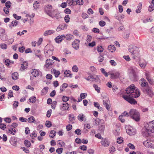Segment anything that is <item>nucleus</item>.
<instances>
[{"label":"nucleus","mask_w":154,"mask_h":154,"mask_svg":"<svg viewBox=\"0 0 154 154\" xmlns=\"http://www.w3.org/2000/svg\"><path fill=\"white\" fill-rule=\"evenodd\" d=\"M126 93L132 97L137 98L140 95L139 90L134 84L131 85L126 89Z\"/></svg>","instance_id":"nucleus-1"},{"label":"nucleus","mask_w":154,"mask_h":154,"mask_svg":"<svg viewBox=\"0 0 154 154\" xmlns=\"http://www.w3.org/2000/svg\"><path fill=\"white\" fill-rule=\"evenodd\" d=\"M129 116L136 122H138L140 119V115L139 112L136 109H131L129 112Z\"/></svg>","instance_id":"nucleus-2"},{"label":"nucleus","mask_w":154,"mask_h":154,"mask_svg":"<svg viewBox=\"0 0 154 154\" xmlns=\"http://www.w3.org/2000/svg\"><path fill=\"white\" fill-rule=\"evenodd\" d=\"M145 146L148 148H154V140L151 139H147L143 142Z\"/></svg>","instance_id":"nucleus-3"},{"label":"nucleus","mask_w":154,"mask_h":154,"mask_svg":"<svg viewBox=\"0 0 154 154\" xmlns=\"http://www.w3.org/2000/svg\"><path fill=\"white\" fill-rule=\"evenodd\" d=\"M128 50L131 54L136 55H137L139 52V49L138 47L132 45L129 46Z\"/></svg>","instance_id":"nucleus-4"},{"label":"nucleus","mask_w":154,"mask_h":154,"mask_svg":"<svg viewBox=\"0 0 154 154\" xmlns=\"http://www.w3.org/2000/svg\"><path fill=\"white\" fill-rule=\"evenodd\" d=\"M122 97L126 101L131 104H135L137 103L136 100L131 97L127 95H123Z\"/></svg>","instance_id":"nucleus-5"},{"label":"nucleus","mask_w":154,"mask_h":154,"mask_svg":"<svg viewBox=\"0 0 154 154\" xmlns=\"http://www.w3.org/2000/svg\"><path fill=\"white\" fill-rule=\"evenodd\" d=\"M142 90L144 93H146L148 95L151 97H152L153 95V93L150 88L147 86L145 88H142Z\"/></svg>","instance_id":"nucleus-6"},{"label":"nucleus","mask_w":154,"mask_h":154,"mask_svg":"<svg viewBox=\"0 0 154 154\" xmlns=\"http://www.w3.org/2000/svg\"><path fill=\"white\" fill-rule=\"evenodd\" d=\"M52 9V7L50 5H47L45 9V12L50 17L53 16V15L51 14L54 12V11H51Z\"/></svg>","instance_id":"nucleus-7"},{"label":"nucleus","mask_w":154,"mask_h":154,"mask_svg":"<svg viewBox=\"0 0 154 154\" xmlns=\"http://www.w3.org/2000/svg\"><path fill=\"white\" fill-rule=\"evenodd\" d=\"M109 73L111 75L110 78L112 79H117L120 76L119 72L117 71L114 72L112 71H110L109 72Z\"/></svg>","instance_id":"nucleus-8"},{"label":"nucleus","mask_w":154,"mask_h":154,"mask_svg":"<svg viewBox=\"0 0 154 154\" xmlns=\"http://www.w3.org/2000/svg\"><path fill=\"white\" fill-rule=\"evenodd\" d=\"M153 132L151 131L147 128L145 127V128L143 129L142 131V134L144 137H148L149 136L150 134Z\"/></svg>","instance_id":"nucleus-9"},{"label":"nucleus","mask_w":154,"mask_h":154,"mask_svg":"<svg viewBox=\"0 0 154 154\" xmlns=\"http://www.w3.org/2000/svg\"><path fill=\"white\" fill-rule=\"evenodd\" d=\"M145 127L149 130L154 132V120L150 122L145 126Z\"/></svg>","instance_id":"nucleus-10"},{"label":"nucleus","mask_w":154,"mask_h":154,"mask_svg":"<svg viewBox=\"0 0 154 154\" xmlns=\"http://www.w3.org/2000/svg\"><path fill=\"white\" fill-rule=\"evenodd\" d=\"M102 146L104 147L108 146L110 144V142L107 138H103L100 142Z\"/></svg>","instance_id":"nucleus-11"},{"label":"nucleus","mask_w":154,"mask_h":154,"mask_svg":"<svg viewBox=\"0 0 154 154\" xmlns=\"http://www.w3.org/2000/svg\"><path fill=\"white\" fill-rule=\"evenodd\" d=\"M79 40L75 39L72 44V47L76 50H78L79 48Z\"/></svg>","instance_id":"nucleus-12"},{"label":"nucleus","mask_w":154,"mask_h":154,"mask_svg":"<svg viewBox=\"0 0 154 154\" xmlns=\"http://www.w3.org/2000/svg\"><path fill=\"white\" fill-rule=\"evenodd\" d=\"M126 132L130 135H133L136 134V130L133 129L132 127H131L127 130Z\"/></svg>","instance_id":"nucleus-13"},{"label":"nucleus","mask_w":154,"mask_h":154,"mask_svg":"<svg viewBox=\"0 0 154 154\" xmlns=\"http://www.w3.org/2000/svg\"><path fill=\"white\" fill-rule=\"evenodd\" d=\"M65 38V36L64 35H59L56 37L55 40L57 43H59L61 42Z\"/></svg>","instance_id":"nucleus-14"},{"label":"nucleus","mask_w":154,"mask_h":154,"mask_svg":"<svg viewBox=\"0 0 154 154\" xmlns=\"http://www.w3.org/2000/svg\"><path fill=\"white\" fill-rule=\"evenodd\" d=\"M54 63V61L53 60L48 59L46 60L45 66L46 68H48L50 66L52 65Z\"/></svg>","instance_id":"nucleus-15"},{"label":"nucleus","mask_w":154,"mask_h":154,"mask_svg":"<svg viewBox=\"0 0 154 154\" xmlns=\"http://www.w3.org/2000/svg\"><path fill=\"white\" fill-rule=\"evenodd\" d=\"M67 26L65 24L60 25L57 28L56 31L59 32L62 30L65 29L66 28Z\"/></svg>","instance_id":"nucleus-16"},{"label":"nucleus","mask_w":154,"mask_h":154,"mask_svg":"<svg viewBox=\"0 0 154 154\" xmlns=\"http://www.w3.org/2000/svg\"><path fill=\"white\" fill-rule=\"evenodd\" d=\"M78 119L81 122L85 121L86 120V119L84 115L81 113L78 116Z\"/></svg>","instance_id":"nucleus-17"},{"label":"nucleus","mask_w":154,"mask_h":154,"mask_svg":"<svg viewBox=\"0 0 154 154\" xmlns=\"http://www.w3.org/2000/svg\"><path fill=\"white\" fill-rule=\"evenodd\" d=\"M55 32V31L53 30H49L46 31L44 33V35L47 36L54 34Z\"/></svg>","instance_id":"nucleus-18"},{"label":"nucleus","mask_w":154,"mask_h":154,"mask_svg":"<svg viewBox=\"0 0 154 154\" xmlns=\"http://www.w3.org/2000/svg\"><path fill=\"white\" fill-rule=\"evenodd\" d=\"M108 50L111 52L113 53L116 50V48L115 46L112 45H109L108 47Z\"/></svg>","instance_id":"nucleus-19"},{"label":"nucleus","mask_w":154,"mask_h":154,"mask_svg":"<svg viewBox=\"0 0 154 154\" xmlns=\"http://www.w3.org/2000/svg\"><path fill=\"white\" fill-rule=\"evenodd\" d=\"M139 65L141 68H144L146 65V63L144 60L140 61L139 62Z\"/></svg>","instance_id":"nucleus-20"},{"label":"nucleus","mask_w":154,"mask_h":154,"mask_svg":"<svg viewBox=\"0 0 154 154\" xmlns=\"http://www.w3.org/2000/svg\"><path fill=\"white\" fill-rule=\"evenodd\" d=\"M93 80H91L92 81H95L97 83H100V79L97 75H92V79Z\"/></svg>","instance_id":"nucleus-21"},{"label":"nucleus","mask_w":154,"mask_h":154,"mask_svg":"<svg viewBox=\"0 0 154 154\" xmlns=\"http://www.w3.org/2000/svg\"><path fill=\"white\" fill-rule=\"evenodd\" d=\"M11 142L14 146H16L17 143V138L14 137H11Z\"/></svg>","instance_id":"nucleus-22"},{"label":"nucleus","mask_w":154,"mask_h":154,"mask_svg":"<svg viewBox=\"0 0 154 154\" xmlns=\"http://www.w3.org/2000/svg\"><path fill=\"white\" fill-rule=\"evenodd\" d=\"M64 77H70L72 78V74L70 73L69 71V70H66L64 72Z\"/></svg>","instance_id":"nucleus-23"},{"label":"nucleus","mask_w":154,"mask_h":154,"mask_svg":"<svg viewBox=\"0 0 154 154\" xmlns=\"http://www.w3.org/2000/svg\"><path fill=\"white\" fill-rule=\"evenodd\" d=\"M69 104L67 103H65L63 104L62 109L63 110H68L69 108Z\"/></svg>","instance_id":"nucleus-24"},{"label":"nucleus","mask_w":154,"mask_h":154,"mask_svg":"<svg viewBox=\"0 0 154 154\" xmlns=\"http://www.w3.org/2000/svg\"><path fill=\"white\" fill-rule=\"evenodd\" d=\"M31 74L33 76L36 77L38 75L39 72L37 69H34L33 71L31 72Z\"/></svg>","instance_id":"nucleus-25"},{"label":"nucleus","mask_w":154,"mask_h":154,"mask_svg":"<svg viewBox=\"0 0 154 154\" xmlns=\"http://www.w3.org/2000/svg\"><path fill=\"white\" fill-rule=\"evenodd\" d=\"M28 64V63L26 62H23V63L21 64V68L20 69V70L23 71L26 68H27Z\"/></svg>","instance_id":"nucleus-26"},{"label":"nucleus","mask_w":154,"mask_h":154,"mask_svg":"<svg viewBox=\"0 0 154 154\" xmlns=\"http://www.w3.org/2000/svg\"><path fill=\"white\" fill-rule=\"evenodd\" d=\"M19 75L17 72H14L12 74V78L14 80H15L18 79Z\"/></svg>","instance_id":"nucleus-27"},{"label":"nucleus","mask_w":154,"mask_h":154,"mask_svg":"<svg viewBox=\"0 0 154 154\" xmlns=\"http://www.w3.org/2000/svg\"><path fill=\"white\" fill-rule=\"evenodd\" d=\"M52 72L54 73L56 78L58 77L60 74V72L58 70H57L55 69H53Z\"/></svg>","instance_id":"nucleus-28"},{"label":"nucleus","mask_w":154,"mask_h":154,"mask_svg":"<svg viewBox=\"0 0 154 154\" xmlns=\"http://www.w3.org/2000/svg\"><path fill=\"white\" fill-rule=\"evenodd\" d=\"M53 52L51 50H49L45 52V55L47 57H49L52 55Z\"/></svg>","instance_id":"nucleus-29"},{"label":"nucleus","mask_w":154,"mask_h":154,"mask_svg":"<svg viewBox=\"0 0 154 154\" xmlns=\"http://www.w3.org/2000/svg\"><path fill=\"white\" fill-rule=\"evenodd\" d=\"M113 134L116 136H119L120 133V129L119 128L114 130L113 131Z\"/></svg>","instance_id":"nucleus-30"},{"label":"nucleus","mask_w":154,"mask_h":154,"mask_svg":"<svg viewBox=\"0 0 154 154\" xmlns=\"http://www.w3.org/2000/svg\"><path fill=\"white\" fill-rule=\"evenodd\" d=\"M28 122L29 123L35 122V119L34 117L33 116H31L27 119Z\"/></svg>","instance_id":"nucleus-31"},{"label":"nucleus","mask_w":154,"mask_h":154,"mask_svg":"<svg viewBox=\"0 0 154 154\" xmlns=\"http://www.w3.org/2000/svg\"><path fill=\"white\" fill-rule=\"evenodd\" d=\"M69 117L70 122L72 123H73V121L75 120V118L74 115L69 114Z\"/></svg>","instance_id":"nucleus-32"},{"label":"nucleus","mask_w":154,"mask_h":154,"mask_svg":"<svg viewBox=\"0 0 154 154\" xmlns=\"http://www.w3.org/2000/svg\"><path fill=\"white\" fill-rule=\"evenodd\" d=\"M142 7V3H140L137 7V9L136 11V12L137 13H139L140 12V10L141 9Z\"/></svg>","instance_id":"nucleus-33"},{"label":"nucleus","mask_w":154,"mask_h":154,"mask_svg":"<svg viewBox=\"0 0 154 154\" xmlns=\"http://www.w3.org/2000/svg\"><path fill=\"white\" fill-rule=\"evenodd\" d=\"M108 101L107 100H103V104L105 106V107L106 108V109L108 110H109L110 109V107L109 106V105L107 103V102H108Z\"/></svg>","instance_id":"nucleus-34"},{"label":"nucleus","mask_w":154,"mask_h":154,"mask_svg":"<svg viewBox=\"0 0 154 154\" xmlns=\"http://www.w3.org/2000/svg\"><path fill=\"white\" fill-rule=\"evenodd\" d=\"M8 132L13 135H14L16 132V131L14 128H10L8 130Z\"/></svg>","instance_id":"nucleus-35"},{"label":"nucleus","mask_w":154,"mask_h":154,"mask_svg":"<svg viewBox=\"0 0 154 154\" xmlns=\"http://www.w3.org/2000/svg\"><path fill=\"white\" fill-rule=\"evenodd\" d=\"M65 38L66 40L69 41L72 39H73L74 38V36L73 35L70 34H67L65 36Z\"/></svg>","instance_id":"nucleus-36"},{"label":"nucleus","mask_w":154,"mask_h":154,"mask_svg":"<svg viewBox=\"0 0 154 154\" xmlns=\"http://www.w3.org/2000/svg\"><path fill=\"white\" fill-rule=\"evenodd\" d=\"M93 87L94 88L95 90L97 91L98 93H100V88L98 87L97 85L94 84L93 85Z\"/></svg>","instance_id":"nucleus-37"},{"label":"nucleus","mask_w":154,"mask_h":154,"mask_svg":"<svg viewBox=\"0 0 154 154\" xmlns=\"http://www.w3.org/2000/svg\"><path fill=\"white\" fill-rule=\"evenodd\" d=\"M148 83L146 81L141 82V89L142 90V88H146V87H147L146 86L148 85Z\"/></svg>","instance_id":"nucleus-38"},{"label":"nucleus","mask_w":154,"mask_h":154,"mask_svg":"<svg viewBox=\"0 0 154 154\" xmlns=\"http://www.w3.org/2000/svg\"><path fill=\"white\" fill-rule=\"evenodd\" d=\"M29 100L30 102L34 103L36 101V97L35 96L29 98Z\"/></svg>","instance_id":"nucleus-39"},{"label":"nucleus","mask_w":154,"mask_h":154,"mask_svg":"<svg viewBox=\"0 0 154 154\" xmlns=\"http://www.w3.org/2000/svg\"><path fill=\"white\" fill-rule=\"evenodd\" d=\"M48 87H45L42 91V93L43 94H45L48 91Z\"/></svg>","instance_id":"nucleus-40"},{"label":"nucleus","mask_w":154,"mask_h":154,"mask_svg":"<svg viewBox=\"0 0 154 154\" xmlns=\"http://www.w3.org/2000/svg\"><path fill=\"white\" fill-rule=\"evenodd\" d=\"M24 144L27 147H29L30 146L31 143L30 141L28 140H26L24 142Z\"/></svg>","instance_id":"nucleus-41"},{"label":"nucleus","mask_w":154,"mask_h":154,"mask_svg":"<svg viewBox=\"0 0 154 154\" xmlns=\"http://www.w3.org/2000/svg\"><path fill=\"white\" fill-rule=\"evenodd\" d=\"M11 25L13 26H16L18 24V22L16 20L13 21L11 23Z\"/></svg>","instance_id":"nucleus-42"},{"label":"nucleus","mask_w":154,"mask_h":154,"mask_svg":"<svg viewBox=\"0 0 154 154\" xmlns=\"http://www.w3.org/2000/svg\"><path fill=\"white\" fill-rule=\"evenodd\" d=\"M104 126L103 125H101L99 127V129L98 130L99 131H100V132H103L104 130Z\"/></svg>","instance_id":"nucleus-43"},{"label":"nucleus","mask_w":154,"mask_h":154,"mask_svg":"<svg viewBox=\"0 0 154 154\" xmlns=\"http://www.w3.org/2000/svg\"><path fill=\"white\" fill-rule=\"evenodd\" d=\"M51 14H52L53 15V16L51 17H52V18L55 17L57 19H59V13L58 12H57L55 14L54 13V12H52L51 13Z\"/></svg>","instance_id":"nucleus-44"},{"label":"nucleus","mask_w":154,"mask_h":154,"mask_svg":"<svg viewBox=\"0 0 154 154\" xmlns=\"http://www.w3.org/2000/svg\"><path fill=\"white\" fill-rule=\"evenodd\" d=\"M4 63L6 66H8L10 65V63H11V62L9 59H7L5 60Z\"/></svg>","instance_id":"nucleus-45"},{"label":"nucleus","mask_w":154,"mask_h":154,"mask_svg":"<svg viewBox=\"0 0 154 154\" xmlns=\"http://www.w3.org/2000/svg\"><path fill=\"white\" fill-rule=\"evenodd\" d=\"M0 47L1 48L3 49H6L7 48V45L4 43H2L0 44Z\"/></svg>","instance_id":"nucleus-46"},{"label":"nucleus","mask_w":154,"mask_h":154,"mask_svg":"<svg viewBox=\"0 0 154 154\" xmlns=\"http://www.w3.org/2000/svg\"><path fill=\"white\" fill-rule=\"evenodd\" d=\"M63 51L64 52V54L65 56L66 55L68 54H70L71 53V52L67 49H65Z\"/></svg>","instance_id":"nucleus-47"},{"label":"nucleus","mask_w":154,"mask_h":154,"mask_svg":"<svg viewBox=\"0 0 154 154\" xmlns=\"http://www.w3.org/2000/svg\"><path fill=\"white\" fill-rule=\"evenodd\" d=\"M72 70L74 72H77L78 71L79 69L76 65H74L72 68Z\"/></svg>","instance_id":"nucleus-48"},{"label":"nucleus","mask_w":154,"mask_h":154,"mask_svg":"<svg viewBox=\"0 0 154 154\" xmlns=\"http://www.w3.org/2000/svg\"><path fill=\"white\" fill-rule=\"evenodd\" d=\"M70 17L69 15H66L64 17V20L66 22L68 23L69 21Z\"/></svg>","instance_id":"nucleus-49"},{"label":"nucleus","mask_w":154,"mask_h":154,"mask_svg":"<svg viewBox=\"0 0 154 154\" xmlns=\"http://www.w3.org/2000/svg\"><path fill=\"white\" fill-rule=\"evenodd\" d=\"M9 8H7V7H4L3 8V10L4 12L6 14H8L9 13Z\"/></svg>","instance_id":"nucleus-50"},{"label":"nucleus","mask_w":154,"mask_h":154,"mask_svg":"<svg viewBox=\"0 0 154 154\" xmlns=\"http://www.w3.org/2000/svg\"><path fill=\"white\" fill-rule=\"evenodd\" d=\"M76 4L79 5H83V0H76Z\"/></svg>","instance_id":"nucleus-51"},{"label":"nucleus","mask_w":154,"mask_h":154,"mask_svg":"<svg viewBox=\"0 0 154 154\" xmlns=\"http://www.w3.org/2000/svg\"><path fill=\"white\" fill-rule=\"evenodd\" d=\"M11 5V3L10 2L8 1L7 2L5 3V6L6 7L8 8H10Z\"/></svg>","instance_id":"nucleus-52"},{"label":"nucleus","mask_w":154,"mask_h":154,"mask_svg":"<svg viewBox=\"0 0 154 154\" xmlns=\"http://www.w3.org/2000/svg\"><path fill=\"white\" fill-rule=\"evenodd\" d=\"M63 148H58L56 150V152L58 154H61L63 152Z\"/></svg>","instance_id":"nucleus-53"},{"label":"nucleus","mask_w":154,"mask_h":154,"mask_svg":"<svg viewBox=\"0 0 154 154\" xmlns=\"http://www.w3.org/2000/svg\"><path fill=\"white\" fill-rule=\"evenodd\" d=\"M62 98L63 102H66L69 100V97L64 96L62 97Z\"/></svg>","instance_id":"nucleus-54"},{"label":"nucleus","mask_w":154,"mask_h":154,"mask_svg":"<svg viewBox=\"0 0 154 154\" xmlns=\"http://www.w3.org/2000/svg\"><path fill=\"white\" fill-rule=\"evenodd\" d=\"M45 125L48 128H50L52 126L51 123L49 121H47L45 123Z\"/></svg>","instance_id":"nucleus-55"},{"label":"nucleus","mask_w":154,"mask_h":154,"mask_svg":"<svg viewBox=\"0 0 154 154\" xmlns=\"http://www.w3.org/2000/svg\"><path fill=\"white\" fill-rule=\"evenodd\" d=\"M103 49L102 46H99L97 47V51L98 52H101L103 51Z\"/></svg>","instance_id":"nucleus-56"},{"label":"nucleus","mask_w":154,"mask_h":154,"mask_svg":"<svg viewBox=\"0 0 154 154\" xmlns=\"http://www.w3.org/2000/svg\"><path fill=\"white\" fill-rule=\"evenodd\" d=\"M109 62L112 66H115L117 65L116 63L113 60H110Z\"/></svg>","instance_id":"nucleus-57"},{"label":"nucleus","mask_w":154,"mask_h":154,"mask_svg":"<svg viewBox=\"0 0 154 154\" xmlns=\"http://www.w3.org/2000/svg\"><path fill=\"white\" fill-rule=\"evenodd\" d=\"M39 4L38 2L37 1H36L33 5L34 8L35 9L37 8L39 6Z\"/></svg>","instance_id":"nucleus-58"},{"label":"nucleus","mask_w":154,"mask_h":154,"mask_svg":"<svg viewBox=\"0 0 154 154\" xmlns=\"http://www.w3.org/2000/svg\"><path fill=\"white\" fill-rule=\"evenodd\" d=\"M128 147L130 148L131 149H135V147L132 144L129 143L127 145Z\"/></svg>","instance_id":"nucleus-59"},{"label":"nucleus","mask_w":154,"mask_h":154,"mask_svg":"<svg viewBox=\"0 0 154 154\" xmlns=\"http://www.w3.org/2000/svg\"><path fill=\"white\" fill-rule=\"evenodd\" d=\"M147 80L149 82L150 84L152 85H153L154 84V81L153 80L150 78H148Z\"/></svg>","instance_id":"nucleus-60"},{"label":"nucleus","mask_w":154,"mask_h":154,"mask_svg":"<svg viewBox=\"0 0 154 154\" xmlns=\"http://www.w3.org/2000/svg\"><path fill=\"white\" fill-rule=\"evenodd\" d=\"M121 115L122 116H129V112L128 113L126 111H125L123 113H122L121 114Z\"/></svg>","instance_id":"nucleus-61"},{"label":"nucleus","mask_w":154,"mask_h":154,"mask_svg":"<svg viewBox=\"0 0 154 154\" xmlns=\"http://www.w3.org/2000/svg\"><path fill=\"white\" fill-rule=\"evenodd\" d=\"M109 151L110 153H112L116 151V149L114 146H112L110 148Z\"/></svg>","instance_id":"nucleus-62"},{"label":"nucleus","mask_w":154,"mask_h":154,"mask_svg":"<svg viewBox=\"0 0 154 154\" xmlns=\"http://www.w3.org/2000/svg\"><path fill=\"white\" fill-rule=\"evenodd\" d=\"M106 22L103 20H101L99 22L100 26L101 27L103 26L106 25Z\"/></svg>","instance_id":"nucleus-63"},{"label":"nucleus","mask_w":154,"mask_h":154,"mask_svg":"<svg viewBox=\"0 0 154 154\" xmlns=\"http://www.w3.org/2000/svg\"><path fill=\"white\" fill-rule=\"evenodd\" d=\"M123 141V138L122 137H119L117 139V143L119 144L122 143Z\"/></svg>","instance_id":"nucleus-64"}]
</instances>
